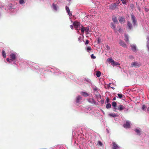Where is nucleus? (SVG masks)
Segmentation results:
<instances>
[{"instance_id":"17","label":"nucleus","mask_w":149,"mask_h":149,"mask_svg":"<svg viewBox=\"0 0 149 149\" xmlns=\"http://www.w3.org/2000/svg\"><path fill=\"white\" fill-rule=\"evenodd\" d=\"M51 7L53 10L55 11H57L59 9V7L56 4H54V3L52 4Z\"/></svg>"},{"instance_id":"3","label":"nucleus","mask_w":149,"mask_h":149,"mask_svg":"<svg viewBox=\"0 0 149 149\" xmlns=\"http://www.w3.org/2000/svg\"><path fill=\"white\" fill-rule=\"evenodd\" d=\"M56 75H58L61 77L65 76L66 78H69L70 79H72L73 76L70 72H67L66 74H65L63 72H60L59 70V72H58L57 74H56Z\"/></svg>"},{"instance_id":"41","label":"nucleus","mask_w":149,"mask_h":149,"mask_svg":"<svg viewBox=\"0 0 149 149\" xmlns=\"http://www.w3.org/2000/svg\"><path fill=\"white\" fill-rule=\"evenodd\" d=\"M113 64L115 65H120V64L119 63L116 62L115 61H114V62L113 63Z\"/></svg>"},{"instance_id":"55","label":"nucleus","mask_w":149,"mask_h":149,"mask_svg":"<svg viewBox=\"0 0 149 149\" xmlns=\"http://www.w3.org/2000/svg\"><path fill=\"white\" fill-rule=\"evenodd\" d=\"M102 104H103L104 102V99H102L100 102Z\"/></svg>"},{"instance_id":"8","label":"nucleus","mask_w":149,"mask_h":149,"mask_svg":"<svg viewBox=\"0 0 149 149\" xmlns=\"http://www.w3.org/2000/svg\"><path fill=\"white\" fill-rule=\"evenodd\" d=\"M131 19L132 21L133 26H134L137 24V21L133 13L131 14Z\"/></svg>"},{"instance_id":"50","label":"nucleus","mask_w":149,"mask_h":149,"mask_svg":"<svg viewBox=\"0 0 149 149\" xmlns=\"http://www.w3.org/2000/svg\"><path fill=\"white\" fill-rule=\"evenodd\" d=\"M100 40H101L100 39V38H98V40L97 41V43L98 44H100Z\"/></svg>"},{"instance_id":"59","label":"nucleus","mask_w":149,"mask_h":149,"mask_svg":"<svg viewBox=\"0 0 149 149\" xmlns=\"http://www.w3.org/2000/svg\"><path fill=\"white\" fill-rule=\"evenodd\" d=\"M129 57V58H130V59H132V58H133V56L132 55H130V56Z\"/></svg>"},{"instance_id":"25","label":"nucleus","mask_w":149,"mask_h":149,"mask_svg":"<svg viewBox=\"0 0 149 149\" xmlns=\"http://www.w3.org/2000/svg\"><path fill=\"white\" fill-rule=\"evenodd\" d=\"M135 132L138 135H140L141 134V131L140 128L139 127L136 128L134 130Z\"/></svg>"},{"instance_id":"36","label":"nucleus","mask_w":149,"mask_h":149,"mask_svg":"<svg viewBox=\"0 0 149 149\" xmlns=\"http://www.w3.org/2000/svg\"><path fill=\"white\" fill-rule=\"evenodd\" d=\"M6 60L7 62H9L10 63H12V62H13L10 58H6Z\"/></svg>"},{"instance_id":"63","label":"nucleus","mask_w":149,"mask_h":149,"mask_svg":"<svg viewBox=\"0 0 149 149\" xmlns=\"http://www.w3.org/2000/svg\"><path fill=\"white\" fill-rule=\"evenodd\" d=\"M110 87L111 88L113 89H115V88L114 87Z\"/></svg>"},{"instance_id":"16","label":"nucleus","mask_w":149,"mask_h":149,"mask_svg":"<svg viewBox=\"0 0 149 149\" xmlns=\"http://www.w3.org/2000/svg\"><path fill=\"white\" fill-rule=\"evenodd\" d=\"M127 29L129 30H131L133 29V26L131 23L129 21H127Z\"/></svg>"},{"instance_id":"24","label":"nucleus","mask_w":149,"mask_h":149,"mask_svg":"<svg viewBox=\"0 0 149 149\" xmlns=\"http://www.w3.org/2000/svg\"><path fill=\"white\" fill-rule=\"evenodd\" d=\"M118 108H117V110H118L120 111H122L125 108L121 104H120L118 106Z\"/></svg>"},{"instance_id":"20","label":"nucleus","mask_w":149,"mask_h":149,"mask_svg":"<svg viewBox=\"0 0 149 149\" xmlns=\"http://www.w3.org/2000/svg\"><path fill=\"white\" fill-rule=\"evenodd\" d=\"M65 8L66 11L68 15L70 17L72 15L70 11L69 8L67 6H66Z\"/></svg>"},{"instance_id":"52","label":"nucleus","mask_w":149,"mask_h":149,"mask_svg":"<svg viewBox=\"0 0 149 149\" xmlns=\"http://www.w3.org/2000/svg\"><path fill=\"white\" fill-rule=\"evenodd\" d=\"M106 100V102L107 103H109V102L110 101V100L109 99L108 97H107Z\"/></svg>"},{"instance_id":"23","label":"nucleus","mask_w":149,"mask_h":149,"mask_svg":"<svg viewBox=\"0 0 149 149\" xmlns=\"http://www.w3.org/2000/svg\"><path fill=\"white\" fill-rule=\"evenodd\" d=\"M119 44L120 46H122L123 47L125 48L127 47V45L122 40H120L119 42Z\"/></svg>"},{"instance_id":"49","label":"nucleus","mask_w":149,"mask_h":149,"mask_svg":"<svg viewBox=\"0 0 149 149\" xmlns=\"http://www.w3.org/2000/svg\"><path fill=\"white\" fill-rule=\"evenodd\" d=\"M106 47L108 50H110V47L108 45H107Z\"/></svg>"},{"instance_id":"54","label":"nucleus","mask_w":149,"mask_h":149,"mask_svg":"<svg viewBox=\"0 0 149 149\" xmlns=\"http://www.w3.org/2000/svg\"><path fill=\"white\" fill-rule=\"evenodd\" d=\"M16 61H13L11 63V64L13 65H16Z\"/></svg>"},{"instance_id":"42","label":"nucleus","mask_w":149,"mask_h":149,"mask_svg":"<svg viewBox=\"0 0 149 149\" xmlns=\"http://www.w3.org/2000/svg\"><path fill=\"white\" fill-rule=\"evenodd\" d=\"M122 1V3L124 5L126 4V0H120Z\"/></svg>"},{"instance_id":"64","label":"nucleus","mask_w":149,"mask_h":149,"mask_svg":"<svg viewBox=\"0 0 149 149\" xmlns=\"http://www.w3.org/2000/svg\"><path fill=\"white\" fill-rule=\"evenodd\" d=\"M66 0L67 1H71V0Z\"/></svg>"},{"instance_id":"10","label":"nucleus","mask_w":149,"mask_h":149,"mask_svg":"<svg viewBox=\"0 0 149 149\" xmlns=\"http://www.w3.org/2000/svg\"><path fill=\"white\" fill-rule=\"evenodd\" d=\"M82 97L80 95L77 96L75 99V104L77 105L80 103L81 101L82 100Z\"/></svg>"},{"instance_id":"27","label":"nucleus","mask_w":149,"mask_h":149,"mask_svg":"<svg viewBox=\"0 0 149 149\" xmlns=\"http://www.w3.org/2000/svg\"><path fill=\"white\" fill-rule=\"evenodd\" d=\"M119 148V147L115 142L113 143V148L112 149H118Z\"/></svg>"},{"instance_id":"13","label":"nucleus","mask_w":149,"mask_h":149,"mask_svg":"<svg viewBox=\"0 0 149 149\" xmlns=\"http://www.w3.org/2000/svg\"><path fill=\"white\" fill-rule=\"evenodd\" d=\"M123 127L125 128H130V123L129 120H126L123 125Z\"/></svg>"},{"instance_id":"47","label":"nucleus","mask_w":149,"mask_h":149,"mask_svg":"<svg viewBox=\"0 0 149 149\" xmlns=\"http://www.w3.org/2000/svg\"><path fill=\"white\" fill-rule=\"evenodd\" d=\"M78 140L76 141H74V145L75 146H77L78 144Z\"/></svg>"},{"instance_id":"61","label":"nucleus","mask_w":149,"mask_h":149,"mask_svg":"<svg viewBox=\"0 0 149 149\" xmlns=\"http://www.w3.org/2000/svg\"><path fill=\"white\" fill-rule=\"evenodd\" d=\"M116 100V97H115L113 98V100L114 101V100Z\"/></svg>"},{"instance_id":"60","label":"nucleus","mask_w":149,"mask_h":149,"mask_svg":"<svg viewBox=\"0 0 149 149\" xmlns=\"http://www.w3.org/2000/svg\"><path fill=\"white\" fill-rule=\"evenodd\" d=\"M106 130L107 132L108 133H109V130L108 129H106Z\"/></svg>"},{"instance_id":"44","label":"nucleus","mask_w":149,"mask_h":149,"mask_svg":"<svg viewBox=\"0 0 149 149\" xmlns=\"http://www.w3.org/2000/svg\"><path fill=\"white\" fill-rule=\"evenodd\" d=\"M19 2L20 4L25 3V2L24 1V0H19Z\"/></svg>"},{"instance_id":"18","label":"nucleus","mask_w":149,"mask_h":149,"mask_svg":"<svg viewBox=\"0 0 149 149\" xmlns=\"http://www.w3.org/2000/svg\"><path fill=\"white\" fill-rule=\"evenodd\" d=\"M131 47V49L132 51L134 52H137V49L136 47V45L135 44L131 45H130Z\"/></svg>"},{"instance_id":"45","label":"nucleus","mask_w":149,"mask_h":149,"mask_svg":"<svg viewBox=\"0 0 149 149\" xmlns=\"http://www.w3.org/2000/svg\"><path fill=\"white\" fill-rule=\"evenodd\" d=\"M147 50L149 52V43L148 42L147 44Z\"/></svg>"},{"instance_id":"9","label":"nucleus","mask_w":149,"mask_h":149,"mask_svg":"<svg viewBox=\"0 0 149 149\" xmlns=\"http://www.w3.org/2000/svg\"><path fill=\"white\" fill-rule=\"evenodd\" d=\"M90 27L89 26H88L86 28L84 27L83 26L81 29V31L82 33H84V31L86 32V34L88 33L89 32L91 31V30L89 29Z\"/></svg>"},{"instance_id":"58","label":"nucleus","mask_w":149,"mask_h":149,"mask_svg":"<svg viewBox=\"0 0 149 149\" xmlns=\"http://www.w3.org/2000/svg\"><path fill=\"white\" fill-rule=\"evenodd\" d=\"M70 27L71 28V29H73V26L72 25H70Z\"/></svg>"},{"instance_id":"29","label":"nucleus","mask_w":149,"mask_h":149,"mask_svg":"<svg viewBox=\"0 0 149 149\" xmlns=\"http://www.w3.org/2000/svg\"><path fill=\"white\" fill-rule=\"evenodd\" d=\"M125 40L126 42H127L129 41V37L128 34L125 33Z\"/></svg>"},{"instance_id":"43","label":"nucleus","mask_w":149,"mask_h":149,"mask_svg":"<svg viewBox=\"0 0 149 149\" xmlns=\"http://www.w3.org/2000/svg\"><path fill=\"white\" fill-rule=\"evenodd\" d=\"M146 107L145 106V105L144 104L142 106V110L144 111H146Z\"/></svg>"},{"instance_id":"12","label":"nucleus","mask_w":149,"mask_h":149,"mask_svg":"<svg viewBox=\"0 0 149 149\" xmlns=\"http://www.w3.org/2000/svg\"><path fill=\"white\" fill-rule=\"evenodd\" d=\"M17 53L15 52L11 53L10 55V58H11L13 61H16L17 58Z\"/></svg>"},{"instance_id":"11","label":"nucleus","mask_w":149,"mask_h":149,"mask_svg":"<svg viewBox=\"0 0 149 149\" xmlns=\"http://www.w3.org/2000/svg\"><path fill=\"white\" fill-rule=\"evenodd\" d=\"M118 6V3H114L111 4L109 5V8L111 10H114Z\"/></svg>"},{"instance_id":"6","label":"nucleus","mask_w":149,"mask_h":149,"mask_svg":"<svg viewBox=\"0 0 149 149\" xmlns=\"http://www.w3.org/2000/svg\"><path fill=\"white\" fill-rule=\"evenodd\" d=\"M73 24L74 25L75 29L78 31L81 30V29L83 26L82 25L80 24L79 22L76 21L74 22ZM78 32H79L78 31Z\"/></svg>"},{"instance_id":"32","label":"nucleus","mask_w":149,"mask_h":149,"mask_svg":"<svg viewBox=\"0 0 149 149\" xmlns=\"http://www.w3.org/2000/svg\"><path fill=\"white\" fill-rule=\"evenodd\" d=\"M109 115L113 117H116L118 116L117 114H116L114 113H111L109 114Z\"/></svg>"},{"instance_id":"48","label":"nucleus","mask_w":149,"mask_h":149,"mask_svg":"<svg viewBox=\"0 0 149 149\" xmlns=\"http://www.w3.org/2000/svg\"><path fill=\"white\" fill-rule=\"evenodd\" d=\"M88 51H91V47H88L86 49Z\"/></svg>"},{"instance_id":"37","label":"nucleus","mask_w":149,"mask_h":149,"mask_svg":"<svg viewBox=\"0 0 149 149\" xmlns=\"http://www.w3.org/2000/svg\"><path fill=\"white\" fill-rule=\"evenodd\" d=\"M85 81H86L87 82L90 84L91 83V80L90 79H88V78L85 79Z\"/></svg>"},{"instance_id":"51","label":"nucleus","mask_w":149,"mask_h":149,"mask_svg":"<svg viewBox=\"0 0 149 149\" xmlns=\"http://www.w3.org/2000/svg\"><path fill=\"white\" fill-rule=\"evenodd\" d=\"M82 38L80 36L79 38H78V41H79V42H81V39Z\"/></svg>"},{"instance_id":"21","label":"nucleus","mask_w":149,"mask_h":149,"mask_svg":"<svg viewBox=\"0 0 149 149\" xmlns=\"http://www.w3.org/2000/svg\"><path fill=\"white\" fill-rule=\"evenodd\" d=\"M81 95L84 97H86L88 96H90V94L86 92L82 91L80 93Z\"/></svg>"},{"instance_id":"38","label":"nucleus","mask_w":149,"mask_h":149,"mask_svg":"<svg viewBox=\"0 0 149 149\" xmlns=\"http://www.w3.org/2000/svg\"><path fill=\"white\" fill-rule=\"evenodd\" d=\"M118 97L120 99H121L123 97V96H124L123 95L121 94H118Z\"/></svg>"},{"instance_id":"26","label":"nucleus","mask_w":149,"mask_h":149,"mask_svg":"<svg viewBox=\"0 0 149 149\" xmlns=\"http://www.w3.org/2000/svg\"><path fill=\"white\" fill-rule=\"evenodd\" d=\"M112 20L116 24H118V21L117 18L115 16L113 17H112Z\"/></svg>"},{"instance_id":"22","label":"nucleus","mask_w":149,"mask_h":149,"mask_svg":"<svg viewBox=\"0 0 149 149\" xmlns=\"http://www.w3.org/2000/svg\"><path fill=\"white\" fill-rule=\"evenodd\" d=\"M111 27L114 30L115 32H116V31L117 29L116 27V26L113 23L111 22Z\"/></svg>"},{"instance_id":"33","label":"nucleus","mask_w":149,"mask_h":149,"mask_svg":"<svg viewBox=\"0 0 149 149\" xmlns=\"http://www.w3.org/2000/svg\"><path fill=\"white\" fill-rule=\"evenodd\" d=\"M2 54L3 56V57L4 58H5L6 57V54L5 51L4 50H3L2 52Z\"/></svg>"},{"instance_id":"40","label":"nucleus","mask_w":149,"mask_h":149,"mask_svg":"<svg viewBox=\"0 0 149 149\" xmlns=\"http://www.w3.org/2000/svg\"><path fill=\"white\" fill-rule=\"evenodd\" d=\"M118 31L119 33H120L121 32L122 29L121 28V27L120 26H118Z\"/></svg>"},{"instance_id":"39","label":"nucleus","mask_w":149,"mask_h":149,"mask_svg":"<svg viewBox=\"0 0 149 149\" xmlns=\"http://www.w3.org/2000/svg\"><path fill=\"white\" fill-rule=\"evenodd\" d=\"M124 112L125 113H128V110H129V109L128 108H124Z\"/></svg>"},{"instance_id":"57","label":"nucleus","mask_w":149,"mask_h":149,"mask_svg":"<svg viewBox=\"0 0 149 149\" xmlns=\"http://www.w3.org/2000/svg\"><path fill=\"white\" fill-rule=\"evenodd\" d=\"M147 44L148 42L149 43V36H147Z\"/></svg>"},{"instance_id":"14","label":"nucleus","mask_w":149,"mask_h":149,"mask_svg":"<svg viewBox=\"0 0 149 149\" xmlns=\"http://www.w3.org/2000/svg\"><path fill=\"white\" fill-rule=\"evenodd\" d=\"M87 101L88 102L91 104H96V102L95 100L93 97L92 98L89 97L87 99Z\"/></svg>"},{"instance_id":"56","label":"nucleus","mask_w":149,"mask_h":149,"mask_svg":"<svg viewBox=\"0 0 149 149\" xmlns=\"http://www.w3.org/2000/svg\"><path fill=\"white\" fill-rule=\"evenodd\" d=\"M89 43V40H86L85 44L86 45L88 44Z\"/></svg>"},{"instance_id":"35","label":"nucleus","mask_w":149,"mask_h":149,"mask_svg":"<svg viewBox=\"0 0 149 149\" xmlns=\"http://www.w3.org/2000/svg\"><path fill=\"white\" fill-rule=\"evenodd\" d=\"M111 107V105L110 103H108L106 105V108L107 109H110Z\"/></svg>"},{"instance_id":"7","label":"nucleus","mask_w":149,"mask_h":149,"mask_svg":"<svg viewBox=\"0 0 149 149\" xmlns=\"http://www.w3.org/2000/svg\"><path fill=\"white\" fill-rule=\"evenodd\" d=\"M141 65V63L140 62L137 61H135L132 62L131 65V67L132 68L135 67L136 68H139Z\"/></svg>"},{"instance_id":"5","label":"nucleus","mask_w":149,"mask_h":149,"mask_svg":"<svg viewBox=\"0 0 149 149\" xmlns=\"http://www.w3.org/2000/svg\"><path fill=\"white\" fill-rule=\"evenodd\" d=\"M93 89L94 91V93L96 98L97 99H101L102 96L98 92L99 90L95 86V87L93 88Z\"/></svg>"},{"instance_id":"30","label":"nucleus","mask_w":149,"mask_h":149,"mask_svg":"<svg viewBox=\"0 0 149 149\" xmlns=\"http://www.w3.org/2000/svg\"><path fill=\"white\" fill-rule=\"evenodd\" d=\"M107 61L109 63H113L114 62V61L112 58H108L107 59Z\"/></svg>"},{"instance_id":"4","label":"nucleus","mask_w":149,"mask_h":149,"mask_svg":"<svg viewBox=\"0 0 149 149\" xmlns=\"http://www.w3.org/2000/svg\"><path fill=\"white\" fill-rule=\"evenodd\" d=\"M27 64L33 70H38L40 68V67L38 65L34 63L29 61L28 62Z\"/></svg>"},{"instance_id":"2","label":"nucleus","mask_w":149,"mask_h":149,"mask_svg":"<svg viewBox=\"0 0 149 149\" xmlns=\"http://www.w3.org/2000/svg\"><path fill=\"white\" fill-rule=\"evenodd\" d=\"M38 70H39L41 73L43 74H44V72L45 71L51 72L52 73L55 74H56L58 73V72H59V69L54 67L53 68L49 67L48 68L46 69L45 70L42 68H40Z\"/></svg>"},{"instance_id":"53","label":"nucleus","mask_w":149,"mask_h":149,"mask_svg":"<svg viewBox=\"0 0 149 149\" xmlns=\"http://www.w3.org/2000/svg\"><path fill=\"white\" fill-rule=\"evenodd\" d=\"M98 144L100 146H102V143L100 141H98Z\"/></svg>"},{"instance_id":"62","label":"nucleus","mask_w":149,"mask_h":149,"mask_svg":"<svg viewBox=\"0 0 149 149\" xmlns=\"http://www.w3.org/2000/svg\"><path fill=\"white\" fill-rule=\"evenodd\" d=\"M111 84V83H109V84H108V87H110L111 86H110V85Z\"/></svg>"},{"instance_id":"46","label":"nucleus","mask_w":149,"mask_h":149,"mask_svg":"<svg viewBox=\"0 0 149 149\" xmlns=\"http://www.w3.org/2000/svg\"><path fill=\"white\" fill-rule=\"evenodd\" d=\"M91 57L92 58L95 59L96 58V56H94L93 54H92L91 55Z\"/></svg>"},{"instance_id":"34","label":"nucleus","mask_w":149,"mask_h":149,"mask_svg":"<svg viewBox=\"0 0 149 149\" xmlns=\"http://www.w3.org/2000/svg\"><path fill=\"white\" fill-rule=\"evenodd\" d=\"M130 7L132 10H133L135 9V7L134 4L132 3H131L130 4Z\"/></svg>"},{"instance_id":"1","label":"nucleus","mask_w":149,"mask_h":149,"mask_svg":"<svg viewBox=\"0 0 149 149\" xmlns=\"http://www.w3.org/2000/svg\"><path fill=\"white\" fill-rule=\"evenodd\" d=\"M84 131H83V129L81 128H80L79 129L78 131L77 134H76L75 133V135H77L78 134V136L77 137V139L78 141L80 143H82L84 142H85V139L83 137H81V136L82 135H84L83 133L84 132Z\"/></svg>"},{"instance_id":"28","label":"nucleus","mask_w":149,"mask_h":149,"mask_svg":"<svg viewBox=\"0 0 149 149\" xmlns=\"http://www.w3.org/2000/svg\"><path fill=\"white\" fill-rule=\"evenodd\" d=\"M118 20L120 23H122L123 22L125 21V18L122 17H119Z\"/></svg>"},{"instance_id":"19","label":"nucleus","mask_w":149,"mask_h":149,"mask_svg":"<svg viewBox=\"0 0 149 149\" xmlns=\"http://www.w3.org/2000/svg\"><path fill=\"white\" fill-rule=\"evenodd\" d=\"M112 106L113 107V111H116L117 108H116L117 103L115 102H113L112 103Z\"/></svg>"},{"instance_id":"31","label":"nucleus","mask_w":149,"mask_h":149,"mask_svg":"<svg viewBox=\"0 0 149 149\" xmlns=\"http://www.w3.org/2000/svg\"><path fill=\"white\" fill-rule=\"evenodd\" d=\"M101 72L100 71H97L96 72V75L97 77H99L100 76Z\"/></svg>"},{"instance_id":"15","label":"nucleus","mask_w":149,"mask_h":149,"mask_svg":"<svg viewBox=\"0 0 149 149\" xmlns=\"http://www.w3.org/2000/svg\"><path fill=\"white\" fill-rule=\"evenodd\" d=\"M17 4L15 5H13L12 3H10L8 4V9L10 10H12L13 9H15L17 7Z\"/></svg>"}]
</instances>
